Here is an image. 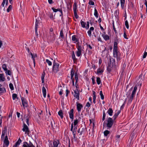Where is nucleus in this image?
Here are the masks:
<instances>
[{"label": "nucleus", "instance_id": "47", "mask_svg": "<svg viewBox=\"0 0 147 147\" xmlns=\"http://www.w3.org/2000/svg\"><path fill=\"white\" fill-rule=\"evenodd\" d=\"M17 97V94H12V98L13 100H15Z\"/></svg>", "mask_w": 147, "mask_h": 147}, {"label": "nucleus", "instance_id": "44", "mask_svg": "<svg viewBox=\"0 0 147 147\" xmlns=\"http://www.w3.org/2000/svg\"><path fill=\"white\" fill-rule=\"evenodd\" d=\"M75 78L76 80V83L77 82L78 80V76L76 72L75 74Z\"/></svg>", "mask_w": 147, "mask_h": 147}, {"label": "nucleus", "instance_id": "18", "mask_svg": "<svg viewBox=\"0 0 147 147\" xmlns=\"http://www.w3.org/2000/svg\"><path fill=\"white\" fill-rule=\"evenodd\" d=\"M59 143L58 140L56 141H54L53 142V147H58L59 144Z\"/></svg>", "mask_w": 147, "mask_h": 147}, {"label": "nucleus", "instance_id": "33", "mask_svg": "<svg viewBox=\"0 0 147 147\" xmlns=\"http://www.w3.org/2000/svg\"><path fill=\"white\" fill-rule=\"evenodd\" d=\"M51 9L53 10V12H57V11H59L60 12V11L61 10V9H59V8L55 9L53 7H52L51 8Z\"/></svg>", "mask_w": 147, "mask_h": 147}, {"label": "nucleus", "instance_id": "17", "mask_svg": "<svg viewBox=\"0 0 147 147\" xmlns=\"http://www.w3.org/2000/svg\"><path fill=\"white\" fill-rule=\"evenodd\" d=\"M22 142V140L19 138L18 140L16 142L15 144L13 146V147H17L19 146Z\"/></svg>", "mask_w": 147, "mask_h": 147}, {"label": "nucleus", "instance_id": "62", "mask_svg": "<svg viewBox=\"0 0 147 147\" xmlns=\"http://www.w3.org/2000/svg\"><path fill=\"white\" fill-rule=\"evenodd\" d=\"M113 30H114V31L115 33V35H117V32L116 29V28H115V27H113Z\"/></svg>", "mask_w": 147, "mask_h": 147}, {"label": "nucleus", "instance_id": "9", "mask_svg": "<svg viewBox=\"0 0 147 147\" xmlns=\"http://www.w3.org/2000/svg\"><path fill=\"white\" fill-rule=\"evenodd\" d=\"M74 109H72L70 110L68 112V113L69 115V117L70 119L71 120V121H72L74 119Z\"/></svg>", "mask_w": 147, "mask_h": 147}, {"label": "nucleus", "instance_id": "39", "mask_svg": "<svg viewBox=\"0 0 147 147\" xmlns=\"http://www.w3.org/2000/svg\"><path fill=\"white\" fill-rule=\"evenodd\" d=\"M100 96L102 100H103L104 98V96L103 94L102 91H100Z\"/></svg>", "mask_w": 147, "mask_h": 147}, {"label": "nucleus", "instance_id": "58", "mask_svg": "<svg viewBox=\"0 0 147 147\" xmlns=\"http://www.w3.org/2000/svg\"><path fill=\"white\" fill-rule=\"evenodd\" d=\"M87 33L88 36L90 37L92 35L91 31L90 30H89L88 31Z\"/></svg>", "mask_w": 147, "mask_h": 147}, {"label": "nucleus", "instance_id": "8", "mask_svg": "<svg viewBox=\"0 0 147 147\" xmlns=\"http://www.w3.org/2000/svg\"><path fill=\"white\" fill-rule=\"evenodd\" d=\"M23 147H35V146L30 141L29 143L26 142H24Z\"/></svg>", "mask_w": 147, "mask_h": 147}, {"label": "nucleus", "instance_id": "27", "mask_svg": "<svg viewBox=\"0 0 147 147\" xmlns=\"http://www.w3.org/2000/svg\"><path fill=\"white\" fill-rule=\"evenodd\" d=\"M39 22L36 19L35 29H37L39 27Z\"/></svg>", "mask_w": 147, "mask_h": 147}, {"label": "nucleus", "instance_id": "11", "mask_svg": "<svg viewBox=\"0 0 147 147\" xmlns=\"http://www.w3.org/2000/svg\"><path fill=\"white\" fill-rule=\"evenodd\" d=\"M78 51L76 52V55L79 57L81 55L82 47L80 46H78L77 47Z\"/></svg>", "mask_w": 147, "mask_h": 147}, {"label": "nucleus", "instance_id": "59", "mask_svg": "<svg viewBox=\"0 0 147 147\" xmlns=\"http://www.w3.org/2000/svg\"><path fill=\"white\" fill-rule=\"evenodd\" d=\"M127 36L126 34V33H125V31L124 32V33H123V36L124 37V38L126 39H128V38L127 37Z\"/></svg>", "mask_w": 147, "mask_h": 147}, {"label": "nucleus", "instance_id": "34", "mask_svg": "<svg viewBox=\"0 0 147 147\" xmlns=\"http://www.w3.org/2000/svg\"><path fill=\"white\" fill-rule=\"evenodd\" d=\"M6 133V131L5 130H3L2 131V134L1 136V139H3L4 138V136Z\"/></svg>", "mask_w": 147, "mask_h": 147}, {"label": "nucleus", "instance_id": "50", "mask_svg": "<svg viewBox=\"0 0 147 147\" xmlns=\"http://www.w3.org/2000/svg\"><path fill=\"white\" fill-rule=\"evenodd\" d=\"M12 7V6L11 5H9L7 9V11L8 12H9L11 9Z\"/></svg>", "mask_w": 147, "mask_h": 147}, {"label": "nucleus", "instance_id": "5", "mask_svg": "<svg viewBox=\"0 0 147 147\" xmlns=\"http://www.w3.org/2000/svg\"><path fill=\"white\" fill-rule=\"evenodd\" d=\"M107 122L106 125L107 129H109L111 128L112 127L114 122L113 119L110 117L108 118Z\"/></svg>", "mask_w": 147, "mask_h": 147}, {"label": "nucleus", "instance_id": "3", "mask_svg": "<svg viewBox=\"0 0 147 147\" xmlns=\"http://www.w3.org/2000/svg\"><path fill=\"white\" fill-rule=\"evenodd\" d=\"M110 61V63L108 64L107 67V70L109 72H110L113 68L115 69L117 68L118 67L117 63H115V60L113 58L110 57L109 58Z\"/></svg>", "mask_w": 147, "mask_h": 147}, {"label": "nucleus", "instance_id": "55", "mask_svg": "<svg viewBox=\"0 0 147 147\" xmlns=\"http://www.w3.org/2000/svg\"><path fill=\"white\" fill-rule=\"evenodd\" d=\"M69 92V91L67 89L66 90V97L68 96V94Z\"/></svg>", "mask_w": 147, "mask_h": 147}, {"label": "nucleus", "instance_id": "31", "mask_svg": "<svg viewBox=\"0 0 147 147\" xmlns=\"http://www.w3.org/2000/svg\"><path fill=\"white\" fill-rule=\"evenodd\" d=\"M2 86V85L0 84V92H6V90L4 88H1V87Z\"/></svg>", "mask_w": 147, "mask_h": 147}, {"label": "nucleus", "instance_id": "1", "mask_svg": "<svg viewBox=\"0 0 147 147\" xmlns=\"http://www.w3.org/2000/svg\"><path fill=\"white\" fill-rule=\"evenodd\" d=\"M143 81V79L142 78V74H141L138 76V78H137V80L136 81L137 84L134 86L131 95H130L129 94L130 92H131L133 89V87H131L129 90V93L127 96V97L128 98L127 104H130L131 102L133 99L134 98L135 96L136 91L137 89V87L139 86V88H140L142 86Z\"/></svg>", "mask_w": 147, "mask_h": 147}, {"label": "nucleus", "instance_id": "2", "mask_svg": "<svg viewBox=\"0 0 147 147\" xmlns=\"http://www.w3.org/2000/svg\"><path fill=\"white\" fill-rule=\"evenodd\" d=\"M118 43V40L114 41L113 50V56L115 58H117V63L119 62L121 59L120 57L121 53L118 51L117 45Z\"/></svg>", "mask_w": 147, "mask_h": 147}, {"label": "nucleus", "instance_id": "25", "mask_svg": "<svg viewBox=\"0 0 147 147\" xmlns=\"http://www.w3.org/2000/svg\"><path fill=\"white\" fill-rule=\"evenodd\" d=\"M77 9V4L76 2H75L73 5V11L74 12H76Z\"/></svg>", "mask_w": 147, "mask_h": 147}, {"label": "nucleus", "instance_id": "30", "mask_svg": "<svg viewBox=\"0 0 147 147\" xmlns=\"http://www.w3.org/2000/svg\"><path fill=\"white\" fill-rule=\"evenodd\" d=\"M94 15L96 18H98V13L96 7L94 8Z\"/></svg>", "mask_w": 147, "mask_h": 147}, {"label": "nucleus", "instance_id": "63", "mask_svg": "<svg viewBox=\"0 0 147 147\" xmlns=\"http://www.w3.org/2000/svg\"><path fill=\"white\" fill-rule=\"evenodd\" d=\"M5 0H3L2 3L1 5V6H2L3 7L4 6L5 3Z\"/></svg>", "mask_w": 147, "mask_h": 147}, {"label": "nucleus", "instance_id": "46", "mask_svg": "<svg viewBox=\"0 0 147 147\" xmlns=\"http://www.w3.org/2000/svg\"><path fill=\"white\" fill-rule=\"evenodd\" d=\"M60 37H61L63 39V38H64V35H63V30H62L60 31Z\"/></svg>", "mask_w": 147, "mask_h": 147}, {"label": "nucleus", "instance_id": "29", "mask_svg": "<svg viewBox=\"0 0 147 147\" xmlns=\"http://www.w3.org/2000/svg\"><path fill=\"white\" fill-rule=\"evenodd\" d=\"M80 23L81 26L83 28H85L86 27V22L83 21L82 20H81Z\"/></svg>", "mask_w": 147, "mask_h": 147}, {"label": "nucleus", "instance_id": "7", "mask_svg": "<svg viewBox=\"0 0 147 147\" xmlns=\"http://www.w3.org/2000/svg\"><path fill=\"white\" fill-rule=\"evenodd\" d=\"M22 130L23 131L25 132L26 134L28 135L30 134V131L29 128L28 126L25 123L24 124Z\"/></svg>", "mask_w": 147, "mask_h": 147}, {"label": "nucleus", "instance_id": "45", "mask_svg": "<svg viewBox=\"0 0 147 147\" xmlns=\"http://www.w3.org/2000/svg\"><path fill=\"white\" fill-rule=\"evenodd\" d=\"M9 87L10 88L11 90H14V87L13 86V84L11 83H10L9 84Z\"/></svg>", "mask_w": 147, "mask_h": 147}, {"label": "nucleus", "instance_id": "15", "mask_svg": "<svg viewBox=\"0 0 147 147\" xmlns=\"http://www.w3.org/2000/svg\"><path fill=\"white\" fill-rule=\"evenodd\" d=\"M51 127L53 129H55L57 127V125L55 124V121L53 119H51Z\"/></svg>", "mask_w": 147, "mask_h": 147}, {"label": "nucleus", "instance_id": "21", "mask_svg": "<svg viewBox=\"0 0 147 147\" xmlns=\"http://www.w3.org/2000/svg\"><path fill=\"white\" fill-rule=\"evenodd\" d=\"M102 37L103 38L104 40L107 41L108 40L110 39V37L109 36L107 35H103Z\"/></svg>", "mask_w": 147, "mask_h": 147}, {"label": "nucleus", "instance_id": "26", "mask_svg": "<svg viewBox=\"0 0 147 147\" xmlns=\"http://www.w3.org/2000/svg\"><path fill=\"white\" fill-rule=\"evenodd\" d=\"M45 75V72H43L42 74L41 78L42 80V83H44V78Z\"/></svg>", "mask_w": 147, "mask_h": 147}, {"label": "nucleus", "instance_id": "49", "mask_svg": "<svg viewBox=\"0 0 147 147\" xmlns=\"http://www.w3.org/2000/svg\"><path fill=\"white\" fill-rule=\"evenodd\" d=\"M5 73L6 74H7L8 75L10 76L11 75V72L9 70H7V71H6Z\"/></svg>", "mask_w": 147, "mask_h": 147}, {"label": "nucleus", "instance_id": "48", "mask_svg": "<svg viewBox=\"0 0 147 147\" xmlns=\"http://www.w3.org/2000/svg\"><path fill=\"white\" fill-rule=\"evenodd\" d=\"M106 116V114L104 111H103V117L102 118V120L104 121L105 119V117Z\"/></svg>", "mask_w": 147, "mask_h": 147}, {"label": "nucleus", "instance_id": "53", "mask_svg": "<svg viewBox=\"0 0 147 147\" xmlns=\"http://www.w3.org/2000/svg\"><path fill=\"white\" fill-rule=\"evenodd\" d=\"M74 16L77 19L78 18L79 16L77 14V12H74Z\"/></svg>", "mask_w": 147, "mask_h": 147}, {"label": "nucleus", "instance_id": "54", "mask_svg": "<svg viewBox=\"0 0 147 147\" xmlns=\"http://www.w3.org/2000/svg\"><path fill=\"white\" fill-rule=\"evenodd\" d=\"M120 112L121 111L120 110H118L114 115L118 117L120 113Z\"/></svg>", "mask_w": 147, "mask_h": 147}, {"label": "nucleus", "instance_id": "52", "mask_svg": "<svg viewBox=\"0 0 147 147\" xmlns=\"http://www.w3.org/2000/svg\"><path fill=\"white\" fill-rule=\"evenodd\" d=\"M86 45L87 49L89 48L90 49H92V47L90 45L86 43Z\"/></svg>", "mask_w": 147, "mask_h": 147}, {"label": "nucleus", "instance_id": "14", "mask_svg": "<svg viewBox=\"0 0 147 147\" xmlns=\"http://www.w3.org/2000/svg\"><path fill=\"white\" fill-rule=\"evenodd\" d=\"M81 117L79 116L78 117L76 118V119L74 120V123H73V125L76 126V125H78V123L81 121Z\"/></svg>", "mask_w": 147, "mask_h": 147}, {"label": "nucleus", "instance_id": "22", "mask_svg": "<svg viewBox=\"0 0 147 147\" xmlns=\"http://www.w3.org/2000/svg\"><path fill=\"white\" fill-rule=\"evenodd\" d=\"M9 144V140L4 141L3 147H7Z\"/></svg>", "mask_w": 147, "mask_h": 147}, {"label": "nucleus", "instance_id": "43", "mask_svg": "<svg viewBox=\"0 0 147 147\" xmlns=\"http://www.w3.org/2000/svg\"><path fill=\"white\" fill-rule=\"evenodd\" d=\"M46 62L48 63L49 65L51 66L52 65V63L50 61L49 59H46Z\"/></svg>", "mask_w": 147, "mask_h": 147}, {"label": "nucleus", "instance_id": "28", "mask_svg": "<svg viewBox=\"0 0 147 147\" xmlns=\"http://www.w3.org/2000/svg\"><path fill=\"white\" fill-rule=\"evenodd\" d=\"M74 126H73V123H72L71 125L70 130L72 132L73 135H76V131H74L73 130Z\"/></svg>", "mask_w": 147, "mask_h": 147}, {"label": "nucleus", "instance_id": "20", "mask_svg": "<svg viewBox=\"0 0 147 147\" xmlns=\"http://www.w3.org/2000/svg\"><path fill=\"white\" fill-rule=\"evenodd\" d=\"M113 111L111 108H109L107 111V113L110 116H112L113 115Z\"/></svg>", "mask_w": 147, "mask_h": 147}, {"label": "nucleus", "instance_id": "56", "mask_svg": "<svg viewBox=\"0 0 147 147\" xmlns=\"http://www.w3.org/2000/svg\"><path fill=\"white\" fill-rule=\"evenodd\" d=\"M147 55V52L146 51H145L144 54L143 55V58H145L146 57V56Z\"/></svg>", "mask_w": 147, "mask_h": 147}, {"label": "nucleus", "instance_id": "19", "mask_svg": "<svg viewBox=\"0 0 147 147\" xmlns=\"http://www.w3.org/2000/svg\"><path fill=\"white\" fill-rule=\"evenodd\" d=\"M44 85L42 87V92L43 94V96L45 98L46 96V90L44 86Z\"/></svg>", "mask_w": 147, "mask_h": 147}, {"label": "nucleus", "instance_id": "16", "mask_svg": "<svg viewBox=\"0 0 147 147\" xmlns=\"http://www.w3.org/2000/svg\"><path fill=\"white\" fill-rule=\"evenodd\" d=\"M30 54L31 55L32 59L33 60L34 65L35 66V58L37 57V54H33L31 52H30Z\"/></svg>", "mask_w": 147, "mask_h": 147}, {"label": "nucleus", "instance_id": "6", "mask_svg": "<svg viewBox=\"0 0 147 147\" xmlns=\"http://www.w3.org/2000/svg\"><path fill=\"white\" fill-rule=\"evenodd\" d=\"M21 99L24 108V109L25 107H27L28 106V103L26 99L23 97H21Z\"/></svg>", "mask_w": 147, "mask_h": 147}, {"label": "nucleus", "instance_id": "12", "mask_svg": "<svg viewBox=\"0 0 147 147\" xmlns=\"http://www.w3.org/2000/svg\"><path fill=\"white\" fill-rule=\"evenodd\" d=\"M74 96L77 98L78 100H79L80 93L78 89L74 90Z\"/></svg>", "mask_w": 147, "mask_h": 147}, {"label": "nucleus", "instance_id": "40", "mask_svg": "<svg viewBox=\"0 0 147 147\" xmlns=\"http://www.w3.org/2000/svg\"><path fill=\"white\" fill-rule=\"evenodd\" d=\"M2 68L4 71H7V66L5 64H3L2 65Z\"/></svg>", "mask_w": 147, "mask_h": 147}, {"label": "nucleus", "instance_id": "38", "mask_svg": "<svg viewBox=\"0 0 147 147\" xmlns=\"http://www.w3.org/2000/svg\"><path fill=\"white\" fill-rule=\"evenodd\" d=\"M103 72V70L100 69V68H98L97 69V73L98 74H100L102 73Z\"/></svg>", "mask_w": 147, "mask_h": 147}, {"label": "nucleus", "instance_id": "61", "mask_svg": "<svg viewBox=\"0 0 147 147\" xmlns=\"http://www.w3.org/2000/svg\"><path fill=\"white\" fill-rule=\"evenodd\" d=\"M86 106V107H88V108H89V107H90V104L89 102H87Z\"/></svg>", "mask_w": 147, "mask_h": 147}, {"label": "nucleus", "instance_id": "35", "mask_svg": "<svg viewBox=\"0 0 147 147\" xmlns=\"http://www.w3.org/2000/svg\"><path fill=\"white\" fill-rule=\"evenodd\" d=\"M72 58L73 60L74 63L75 61L77 60V59H76V57L74 51L73 52V53H72Z\"/></svg>", "mask_w": 147, "mask_h": 147}, {"label": "nucleus", "instance_id": "57", "mask_svg": "<svg viewBox=\"0 0 147 147\" xmlns=\"http://www.w3.org/2000/svg\"><path fill=\"white\" fill-rule=\"evenodd\" d=\"M85 131V129L84 128H82V131L80 132V135H82L83 133H84Z\"/></svg>", "mask_w": 147, "mask_h": 147}, {"label": "nucleus", "instance_id": "64", "mask_svg": "<svg viewBox=\"0 0 147 147\" xmlns=\"http://www.w3.org/2000/svg\"><path fill=\"white\" fill-rule=\"evenodd\" d=\"M60 12L61 13V14L59 16H62L61 18H63V11L62 9H61V10L60 11Z\"/></svg>", "mask_w": 147, "mask_h": 147}, {"label": "nucleus", "instance_id": "36", "mask_svg": "<svg viewBox=\"0 0 147 147\" xmlns=\"http://www.w3.org/2000/svg\"><path fill=\"white\" fill-rule=\"evenodd\" d=\"M74 74V70L72 69L71 71V79H72L73 78H73Z\"/></svg>", "mask_w": 147, "mask_h": 147}, {"label": "nucleus", "instance_id": "42", "mask_svg": "<svg viewBox=\"0 0 147 147\" xmlns=\"http://www.w3.org/2000/svg\"><path fill=\"white\" fill-rule=\"evenodd\" d=\"M125 25L126 27V28L127 29H128L129 28V25L128 21L127 20H126L125 21Z\"/></svg>", "mask_w": 147, "mask_h": 147}, {"label": "nucleus", "instance_id": "23", "mask_svg": "<svg viewBox=\"0 0 147 147\" xmlns=\"http://www.w3.org/2000/svg\"><path fill=\"white\" fill-rule=\"evenodd\" d=\"M5 80L4 75L3 74H0V81L4 82Z\"/></svg>", "mask_w": 147, "mask_h": 147}, {"label": "nucleus", "instance_id": "4", "mask_svg": "<svg viewBox=\"0 0 147 147\" xmlns=\"http://www.w3.org/2000/svg\"><path fill=\"white\" fill-rule=\"evenodd\" d=\"M59 64L56 63L54 60L53 62V66L52 68V71L54 73H56L59 71Z\"/></svg>", "mask_w": 147, "mask_h": 147}, {"label": "nucleus", "instance_id": "60", "mask_svg": "<svg viewBox=\"0 0 147 147\" xmlns=\"http://www.w3.org/2000/svg\"><path fill=\"white\" fill-rule=\"evenodd\" d=\"M63 90L62 89H61L60 91L59 92V94L60 95H61L63 93Z\"/></svg>", "mask_w": 147, "mask_h": 147}, {"label": "nucleus", "instance_id": "10", "mask_svg": "<svg viewBox=\"0 0 147 147\" xmlns=\"http://www.w3.org/2000/svg\"><path fill=\"white\" fill-rule=\"evenodd\" d=\"M71 38L74 43L76 44L79 42V39L76 35H73L72 36Z\"/></svg>", "mask_w": 147, "mask_h": 147}, {"label": "nucleus", "instance_id": "37", "mask_svg": "<svg viewBox=\"0 0 147 147\" xmlns=\"http://www.w3.org/2000/svg\"><path fill=\"white\" fill-rule=\"evenodd\" d=\"M96 82L98 84H100L101 83V80L99 77H98L96 78Z\"/></svg>", "mask_w": 147, "mask_h": 147}, {"label": "nucleus", "instance_id": "13", "mask_svg": "<svg viewBox=\"0 0 147 147\" xmlns=\"http://www.w3.org/2000/svg\"><path fill=\"white\" fill-rule=\"evenodd\" d=\"M76 105L77 109L79 113H80L81 111V109L83 107V106L82 104L80 103H78V102H76Z\"/></svg>", "mask_w": 147, "mask_h": 147}, {"label": "nucleus", "instance_id": "51", "mask_svg": "<svg viewBox=\"0 0 147 147\" xmlns=\"http://www.w3.org/2000/svg\"><path fill=\"white\" fill-rule=\"evenodd\" d=\"M88 4L91 5H94V2L91 1V0H89Z\"/></svg>", "mask_w": 147, "mask_h": 147}, {"label": "nucleus", "instance_id": "32", "mask_svg": "<svg viewBox=\"0 0 147 147\" xmlns=\"http://www.w3.org/2000/svg\"><path fill=\"white\" fill-rule=\"evenodd\" d=\"M110 133V131L107 130L104 132V136H107Z\"/></svg>", "mask_w": 147, "mask_h": 147}, {"label": "nucleus", "instance_id": "24", "mask_svg": "<svg viewBox=\"0 0 147 147\" xmlns=\"http://www.w3.org/2000/svg\"><path fill=\"white\" fill-rule=\"evenodd\" d=\"M58 114L61 119H63V114L62 110H60L58 112Z\"/></svg>", "mask_w": 147, "mask_h": 147}, {"label": "nucleus", "instance_id": "41", "mask_svg": "<svg viewBox=\"0 0 147 147\" xmlns=\"http://www.w3.org/2000/svg\"><path fill=\"white\" fill-rule=\"evenodd\" d=\"M92 94L93 96V100H96V95L95 92L94 91H92Z\"/></svg>", "mask_w": 147, "mask_h": 147}]
</instances>
